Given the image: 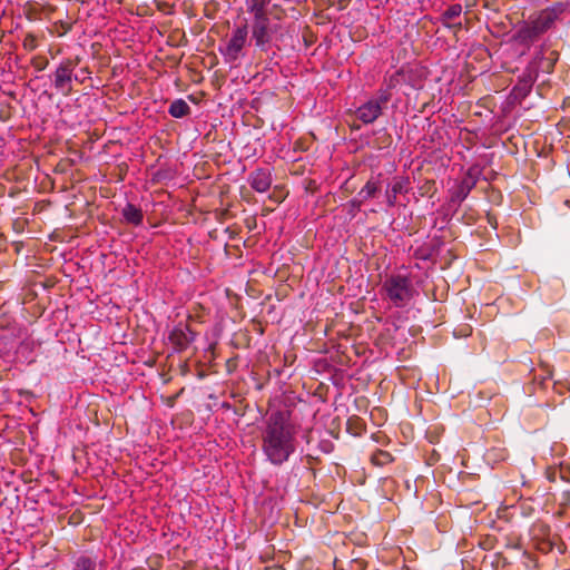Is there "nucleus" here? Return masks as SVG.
<instances>
[{"label": "nucleus", "instance_id": "1", "mask_svg": "<svg viewBox=\"0 0 570 570\" xmlns=\"http://www.w3.org/2000/svg\"><path fill=\"white\" fill-rule=\"evenodd\" d=\"M296 450V429L283 411L273 412L262 431V451L274 465H282Z\"/></svg>", "mask_w": 570, "mask_h": 570}, {"label": "nucleus", "instance_id": "2", "mask_svg": "<svg viewBox=\"0 0 570 570\" xmlns=\"http://www.w3.org/2000/svg\"><path fill=\"white\" fill-rule=\"evenodd\" d=\"M569 8L570 3L568 1H560L542 9L535 18L530 19L517 31L515 39L523 45L534 42L552 29L554 23L569 11Z\"/></svg>", "mask_w": 570, "mask_h": 570}, {"label": "nucleus", "instance_id": "3", "mask_svg": "<svg viewBox=\"0 0 570 570\" xmlns=\"http://www.w3.org/2000/svg\"><path fill=\"white\" fill-rule=\"evenodd\" d=\"M250 40L255 47L263 52L272 49H279L278 41L283 39V27L279 23H272L271 19L252 21Z\"/></svg>", "mask_w": 570, "mask_h": 570}, {"label": "nucleus", "instance_id": "4", "mask_svg": "<svg viewBox=\"0 0 570 570\" xmlns=\"http://www.w3.org/2000/svg\"><path fill=\"white\" fill-rule=\"evenodd\" d=\"M382 289L395 307L407 305L415 293L411 278L401 274L386 277Z\"/></svg>", "mask_w": 570, "mask_h": 570}, {"label": "nucleus", "instance_id": "5", "mask_svg": "<svg viewBox=\"0 0 570 570\" xmlns=\"http://www.w3.org/2000/svg\"><path fill=\"white\" fill-rule=\"evenodd\" d=\"M248 33L249 27L246 22L232 29L230 33L225 38L224 45L219 47V52L226 62L233 63L243 57L244 49L252 41L248 38Z\"/></svg>", "mask_w": 570, "mask_h": 570}, {"label": "nucleus", "instance_id": "6", "mask_svg": "<svg viewBox=\"0 0 570 570\" xmlns=\"http://www.w3.org/2000/svg\"><path fill=\"white\" fill-rule=\"evenodd\" d=\"M531 538L534 548L542 553L551 552L559 540L557 534L551 533L549 525L542 522L533 524L531 529Z\"/></svg>", "mask_w": 570, "mask_h": 570}, {"label": "nucleus", "instance_id": "7", "mask_svg": "<svg viewBox=\"0 0 570 570\" xmlns=\"http://www.w3.org/2000/svg\"><path fill=\"white\" fill-rule=\"evenodd\" d=\"M390 97L391 95L385 91L377 99L366 101L356 109V118L365 125L374 122L382 115L383 105L390 100Z\"/></svg>", "mask_w": 570, "mask_h": 570}, {"label": "nucleus", "instance_id": "8", "mask_svg": "<svg viewBox=\"0 0 570 570\" xmlns=\"http://www.w3.org/2000/svg\"><path fill=\"white\" fill-rule=\"evenodd\" d=\"M478 177L473 174L472 169H469L463 177L455 183V185L449 190L450 203L461 205L462 202L469 196L471 190L476 186Z\"/></svg>", "mask_w": 570, "mask_h": 570}, {"label": "nucleus", "instance_id": "9", "mask_svg": "<svg viewBox=\"0 0 570 570\" xmlns=\"http://www.w3.org/2000/svg\"><path fill=\"white\" fill-rule=\"evenodd\" d=\"M195 340V333L190 330L187 323H178L169 332L168 341L175 352H184Z\"/></svg>", "mask_w": 570, "mask_h": 570}, {"label": "nucleus", "instance_id": "10", "mask_svg": "<svg viewBox=\"0 0 570 570\" xmlns=\"http://www.w3.org/2000/svg\"><path fill=\"white\" fill-rule=\"evenodd\" d=\"M75 66L71 59H66L58 66L55 72V88L66 96L72 90L71 81Z\"/></svg>", "mask_w": 570, "mask_h": 570}, {"label": "nucleus", "instance_id": "11", "mask_svg": "<svg viewBox=\"0 0 570 570\" xmlns=\"http://www.w3.org/2000/svg\"><path fill=\"white\" fill-rule=\"evenodd\" d=\"M273 183L272 173L267 168H257L248 176L249 186L257 193H266Z\"/></svg>", "mask_w": 570, "mask_h": 570}, {"label": "nucleus", "instance_id": "12", "mask_svg": "<svg viewBox=\"0 0 570 570\" xmlns=\"http://www.w3.org/2000/svg\"><path fill=\"white\" fill-rule=\"evenodd\" d=\"M410 190V179L407 177H394L385 190L386 204L394 207L399 194H407Z\"/></svg>", "mask_w": 570, "mask_h": 570}, {"label": "nucleus", "instance_id": "13", "mask_svg": "<svg viewBox=\"0 0 570 570\" xmlns=\"http://www.w3.org/2000/svg\"><path fill=\"white\" fill-rule=\"evenodd\" d=\"M272 0H246L247 12L252 14V21L266 20L268 17V6Z\"/></svg>", "mask_w": 570, "mask_h": 570}, {"label": "nucleus", "instance_id": "14", "mask_svg": "<svg viewBox=\"0 0 570 570\" xmlns=\"http://www.w3.org/2000/svg\"><path fill=\"white\" fill-rule=\"evenodd\" d=\"M380 178L381 174H379L375 177L372 176L358 191V196L362 198L363 202L375 197L376 194L381 190L382 185Z\"/></svg>", "mask_w": 570, "mask_h": 570}, {"label": "nucleus", "instance_id": "15", "mask_svg": "<svg viewBox=\"0 0 570 570\" xmlns=\"http://www.w3.org/2000/svg\"><path fill=\"white\" fill-rule=\"evenodd\" d=\"M122 216L127 223L135 226H139L144 219L142 210L132 204H127L124 207Z\"/></svg>", "mask_w": 570, "mask_h": 570}, {"label": "nucleus", "instance_id": "16", "mask_svg": "<svg viewBox=\"0 0 570 570\" xmlns=\"http://www.w3.org/2000/svg\"><path fill=\"white\" fill-rule=\"evenodd\" d=\"M462 12V6L459 3L450 6L441 16V21L446 27H461V22L453 23V20L459 18Z\"/></svg>", "mask_w": 570, "mask_h": 570}, {"label": "nucleus", "instance_id": "17", "mask_svg": "<svg viewBox=\"0 0 570 570\" xmlns=\"http://www.w3.org/2000/svg\"><path fill=\"white\" fill-rule=\"evenodd\" d=\"M168 112L174 118H183L190 112V107L184 99H176L170 104Z\"/></svg>", "mask_w": 570, "mask_h": 570}, {"label": "nucleus", "instance_id": "18", "mask_svg": "<svg viewBox=\"0 0 570 570\" xmlns=\"http://www.w3.org/2000/svg\"><path fill=\"white\" fill-rule=\"evenodd\" d=\"M346 430L352 435L360 436L365 431V423L360 416L352 415L347 419Z\"/></svg>", "mask_w": 570, "mask_h": 570}, {"label": "nucleus", "instance_id": "19", "mask_svg": "<svg viewBox=\"0 0 570 570\" xmlns=\"http://www.w3.org/2000/svg\"><path fill=\"white\" fill-rule=\"evenodd\" d=\"M96 566L97 562L95 558L81 554L75 560L72 570H96Z\"/></svg>", "mask_w": 570, "mask_h": 570}, {"label": "nucleus", "instance_id": "20", "mask_svg": "<svg viewBox=\"0 0 570 570\" xmlns=\"http://www.w3.org/2000/svg\"><path fill=\"white\" fill-rule=\"evenodd\" d=\"M393 461V456L390 452L383 450H376L371 455V462L376 466H384Z\"/></svg>", "mask_w": 570, "mask_h": 570}, {"label": "nucleus", "instance_id": "21", "mask_svg": "<svg viewBox=\"0 0 570 570\" xmlns=\"http://www.w3.org/2000/svg\"><path fill=\"white\" fill-rule=\"evenodd\" d=\"M532 88L529 87V82L527 81H518L513 87L511 95L514 99L521 101L523 100L531 91Z\"/></svg>", "mask_w": 570, "mask_h": 570}, {"label": "nucleus", "instance_id": "22", "mask_svg": "<svg viewBox=\"0 0 570 570\" xmlns=\"http://www.w3.org/2000/svg\"><path fill=\"white\" fill-rule=\"evenodd\" d=\"M39 36L32 32H27L22 40V47L27 51H35L39 46Z\"/></svg>", "mask_w": 570, "mask_h": 570}, {"label": "nucleus", "instance_id": "23", "mask_svg": "<svg viewBox=\"0 0 570 570\" xmlns=\"http://www.w3.org/2000/svg\"><path fill=\"white\" fill-rule=\"evenodd\" d=\"M72 28V23L71 22H66V21H57L55 22L53 24V29L51 30L52 33H56L58 37H62L63 35H66L67 32H69Z\"/></svg>", "mask_w": 570, "mask_h": 570}, {"label": "nucleus", "instance_id": "24", "mask_svg": "<svg viewBox=\"0 0 570 570\" xmlns=\"http://www.w3.org/2000/svg\"><path fill=\"white\" fill-rule=\"evenodd\" d=\"M543 374L539 376H534V381H538L540 385H543L546 381L550 380L553 375V370L548 363L540 364Z\"/></svg>", "mask_w": 570, "mask_h": 570}, {"label": "nucleus", "instance_id": "25", "mask_svg": "<svg viewBox=\"0 0 570 570\" xmlns=\"http://www.w3.org/2000/svg\"><path fill=\"white\" fill-rule=\"evenodd\" d=\"M366 562L362 559H353L348 561L346 570H365Z\"/></svg>", "mask_w": 570, "mask_h": 570}, {"label": "nucleus", "instance_id": "26", "mask_svg": "<svg viewBox=\"0 0 570 570\" xmlns=\"http://www.w3.org/2000/svg\"><path fill=\"white\" fill-rule=\"evenodd\" d=\"M570 386L567 382L556 381L553 383V391L560 395L564 393V391H569Z\"/></svg>", "mask_w": 570, "mask_h": 570}, {"label": "nucleus", "instance_id": "27", "mask_svg": "<svg viewBox=\"0 0 570 570\" xmlns=\"http://www.w3.org/2000/svg\"><path fill=\"white\" fill-rule=\"evenodd\" d=\"M518 81H527L529 82V87L532 88L534 81H535V78L530 73H523Z\"/></svg>", "mask_w": 570, "mask_h": 570}, {"label": "nucleus", "instance_id": "28", "mask_svg": "<svg viewBox=\"0 0 570 570\" xmlns=\"http://www.w3.org/2000/svg\"><path fill=\"white\" fill-rule=\"evenodd\" d=\"M181 392H183V390H181L179 393L175 394V395L167 396V397L165 399V404H166L167 406H169V407H174V405H175V403H176V400H177V397L179 396V394H180Z\"/></svg>", "mask_w": 570, "mask_h": 570}, {"label": "nucleus", "instance_id": "29", "mask_svg": "<svg viewBox=\"0 0 570 570\" xmlns=\"http://www.w3.org/2000/svg\"><path fill=\"white\" fill-rule=\"evenodd\" d=\"M273 10H274V18L275 19H282V17L285 14L284 9L281 6H278V4H274L273 6Z\"/></svg>", "mask_w": 570, "mask_h": 570}, {"label": "nucleus", "instance_id": "30", "mask_svg": "<svg viewBox=\"0 0 570 570\" xmlns=\"http://www.w3.org/2000/svg\"><path fill=\"white\" fill-rule=\"evenodd\" d=\"M556 287H557V296H561L563 291V284L559 281H554Z\"/></svg>", "mask_w": 570, "mask_h": 570}, {"label": "nucleus", "instance_id": "31", "mask_svg": "<svg viewBox=\"0 0 570 570\" xmlns=\"http://www.w3.org/2000/svg\"><path fill=\"white\" fill-rule=\"evenodd\" d=\"M462 570H475V567L473 564H470L468 561H462Z\"/></svg>", "mask_w": 570, "mask_h": 570}, {"label": "nucleus", "instance_id": "32", "mask_svg": "<svg viewBox=\"0 0 570 570\" xmlns=\"http://www.w3.org/2000/svg\"><path fill=\"white\" fill-rule=\"evenodd\" d=\"M334 567H335V570L338 569V560L337 559H335V561H334Z\"/></svg>", "mask_w": 570, "mask_h": 570}, {"label": "nucleus", "instance_id": "33", "mask_svg": "<svg viewBox=\"0 0 570 570\" xmlns=\"http://www.w3.org/2000/svg\"><path fill=\"white\" fill-rule=\"evenodd\" d=\"M563 547H564L563 544L558 546V549L560 552H563Z\"/></svg>", "mask_w": 570, "mask_h": 570}]
</instances>
